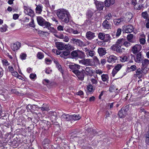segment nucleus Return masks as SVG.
Returning <instances> with one entry per match:
<instances>
[{
    "label": "nucleus",
    "mask_w": 149,
    "mask_h": 149,
    "mask_svg": "<svg viewBox=\"0 0 149 149\" xmlns=\"http://www.w3.org/2000/svg\"><path fill=\"white\" fill-rule=\"evenodd\" d=\"M37 20L38 24L41 26L44 27V28H48L49 29L51 26V24L50 23L46 21L41 17H37Z\"/></svg>",
    "instance_id": "obj_1"
},
{
    "label": "nucleus",
    "mask_w": 149,
    "mask_h": 149,
    "mask_svg": "<svg viewBox=\"0 0 149 149\" xmlns=\"http://www.w3.org/2000/svg\"><path fill=\"white\" fill-rule=\"evenodd\" d=\"M70 42L71 43L77 46L82 47L85 46V44L83 42L81 41L80 40L76 39L75 38H72L70 40Z\"/></svg>",
    "instance_id": "obj_2"
},
{
    "label": "nucleus",
    "mask_w": 149,
    "mask_h": 149,
    "mask_svg": "<svg viewBox=\"0 0 149 149\" xmlns=\"http://www.w3.org/2000/svg\"><path fill=\"white\" fill-rule=\"evenodd\" d=\"M121 47L115 44L111 47V49L117 53H122L123 52V50H125V49L123 48H122Z\"/></svg>",
    "instance_id": "obj_3"
},
{
    "label": "nucleus",
    "mask_w": 149,
    "mask_h": 149,
    "mask_svg": "<svg viewBox=\"0 0 149 149\" xmlns=\"http://www.w3.org/2000/svg\"><path fill=\"white\" fill-rule=\"evenodd\" d=\"M24 12L26 15L31 17H33L34 15V12L29 6H24L23 7Z\"/></svg>",
    "instance_id": "obj_4"
},
{
    "label": "nucleus",
    "mask_w": 149,
    "mask_h": 149,
    "mask_svg": "<svg viewBox=\"0 0 149 149\" xmlns=\"http://www.w3.org/2000/svg\"><path fill=\"white\" fill-rule=\"evenodd\" d=\"M69 12L65 10L64 9H59L58 10L56 15L61 20L63 17L66 15Z\"/></svg>",
    "instance_id": "obj_5"
},
{
    "label": "nucleus",
    "mask_w": 149,
    "mask_h": 149,
    "mask_svg": "<svg viewBox=\"0 0 149 149\" xmlns=\"http://www.w3.org/2000/svg\"><path fill=\"white\" fill-rule=\"evenodd\" d=\"M74 73L77 76L79 79L81 81L84 80V72L82 70L81 71L79 70H75L73 71Z\"/></svg>",
    "instance_id": "obj_6"
},
{
    "label": "nucleus",
    "mask_w": 149,
    "mask_h": 149,
    "mask_svg": "<svg viewBox=\"0 0 149 149\" xmlns=\"http://www.w3.org/2000/svg\"><path fill=\"white\" fill-rule=\"evenodd\" d=\"M128 111L127 108L126 107L122 108L119 111L118 113V115L120 118L125 117L127 115Z\"/></svg>",
    "instance_id": "obj_7"
},
{
    "label": "nucleus",
    "mask_w": 149,
    "mask_h": 149,
    "mask_svg": "<svg viewBox=\"0 0 149 149\" xmlns=\"http://www.w3.org/2000/svg\"><path fill=\"white\" fill-rule=\"evenodd\" d=\"M142 49V46L140 44H136L132 47L131 50L134 54H136L139 52Z\"/></svg>",
    "instance_id": "obj_8"
},
{
    "label": "nucleus",
    "mask_w": 149,
    "mask_h": 149,
    "mask_svg": "<svg viewBox=\"0 0 149 149\" xmlns=\"http://www.w3.org/2000/svg\"><path fill=\"white\" fill-rule=\"evenodd\" d=\"M82 69V72L86 75H90L93 73L92 68L90 67H83Z\"/></svg>",
    "instance_id": "obj_9"
},
{
    "label": "nucleus",
    "mask_w": 149,
    "mask_h": 149,
    "mask_svg": "<svg viewBox=\"0 0 149 149\" xmlns=\"http://www.w3.org/2000/svg\"><path fill=\"white\" fill-rule=\"evenodd\" d=\"M95 3L97 10H103L104 5V3L103 2L95 0Z\"/></svg>",
    "instance_id": "obj_10"
},
{
    "label": "nucleus",
    "mask_w": 149,
    "mask_h": 149,
    "mask_svg": "<svg viewBox=\"0 0 149 149\" xmlns=\"http://www.w3.org/2000/svg\"><path fill=\"white\" fill-rule=\"evenodd\" d=\"M144 57L141 52L138 53L134 57V61L137 63H139L142 61Z\"/></svg>",
    "instance_id": "obj_11"
},
{
    "label": "nucleus",
    "mask_w": 149,
    "mask_h": 149,
    "mask_svg": "<svg viewBox=\"0 0 149 149\" xmlns=\"http://www.w3.org/2000/svg\"><path fill=\"white\" fill-rule=\"evenodd\" d=\"M134 30V28L132 26L129 25L123 28V31L126 33H130Z\"/></svg>",
    "instance_id": "obj_12"
},
{
    "label": "nucleus",
    "mask_w": 149,
    "mask_h": 149,
    "mask_svg": "<svg viewBox=\"0 0 149 149\" xmlns=\"http://www.w3.org/2000/svg\"><path fill=\"white\" fill-rule=\"evenodd\" d=\"M21 46V43L18 42H17L11 45V48L13 51H15L17 50Z\"/></svg>",
    "instance_id": "obj_13"
},
{
    "label": "nucleus",
    "mask_w": 149,
    "mask_h": 149,
    "mask_svg": "<svg viewBox=\"0 0 149 149\" xmlns=\"http://www.w3.org/2000/svg\"><path fill=\"white\" fill-rule=\"evenodd\" d=\"M79 63L86 65L91 66L92 65L91 63V60L89 58L81 60L79 61Z\"/></svg>",
    "instance_id": "obj_14"
},
{
    "label": "nucleus",
    "mask_w": 149,
    "mask_h": 149,
    "mask_svg": "<svg viewBox=\"0 0 149 149\" xmlns=\"http://www.w3.org/2000/svg\"><path fill=\"white\" fill-rule=\"evenodd\" d=\"M56 53L57 55H60L61 57L64 58L65 56H68L70 53V52L68 50L63 51L62 52L58 51L56 50Z\"/></svg>",
    "instance_id": "obj_15"
},
{
    "label": "nucleus",
    "mask_w": 149,
    "mask_h": 149,
    "mask_svg": "<svg viewBox=\"0 0 149 149\" xmlns=\"http://www.w3.org/2000/svg\"><path fill=\"white\" fill-rule=\"evenodd\" d=\"M86 38L89 40L93 39L95 36V33L91 31L87 32L86 35Z\"/></svg>",
    "instance_id": "obj_16"
},
{
    "label": "nucleus",
    "mask_w": 149,
    "mask_h": 149,
    "mask_svg": "<svg viewBox=\"0 0 149 149\" xmlns=\"http://www.w3.org/2000/svg\"><path fill=\"white\" fill-rule=\"evenodd\" d=\"M26 109L28 110H31L32 109L34 111L37 110V109H40V107H38L37 105L33 104L32 105L28 104L26 107Z\"/></svg>",
    "instance_id": "obj_17"
},
{
    "label": "nucleus",
    "mask_w": 149,
    "mask_h": 149,
    "mask_svg": "<svg viewBox=\"0 0 149 149\" xmlns=\"http://www.w3.org/2000/svg\"><path fill=\"white\" fill-rule=\"evenodd\" d=\"M70 68L72 70V72L73 73V71L75 70H79L80 68V66L78 64H74L73 65H68Z\"/></svg>",
    "instance_id": "obj_18"
},
{
    "label": "nucleus",
    "mask_w": 149,
    "mask_h": 149,
    "mask_svg": "<svg viewBox=\"0 0 149 149\" xmlns=\"http://www.w3.org/2000/svg\"><path fill=\"white\" fill-rule=\"evenodd\" d=\"M72 116L69 114H63L61 116V119L63 121H69L71 120Z\"/></svg>",
    "instance_id": "obj_19"
},
{
    "label": "nucleus",
    "mask_w": 149,
    "mask_h": 149,
    "mask_svg": "<svg viewBox=\"0 0 149 149\" xmlns=\"http://www.w3.org/2000/svg\"><path fill=\"white\" fill-rule=\"evenodd\" d=\"M70 17V15L69 12L63 17V19H61V20L63 22H64L66 23H68L69 21Z\"/></svg>",
    "instance_id": "obj_20"
},
{
    "label": "nucleus",
    "mask_w": 149,
    "mask_h": 149,
    "mask_svg": "<svg viewBox=\"0 0 149 149\" xmlns=\"http://www.w3.org/2000/svg\"><path fill=\"white\" fill-rule=\"evenodd\" d=\"M103 27L106 29H111V25L110 23L107 20H105L102 23Z\"/></svg>",
    "instance_id": "obj_21"
},
{
    "label": "nucleus",
    "mask_w": 149,
    "mask_h": 149,
    "mask_svg": "<svg viewBox=\"0 0 149 149\" xmlns=\"http://www.w3.org/2000/svg\"><path fill=\"white\" fill-rule=\"evenodd\" d=\"M49 114L52 120L53 121L56 120L57 116V114L56 112L50 111L49 112Z\"/></svg>",
    "instance_id": "obj_22"
},
{
    "label": "nucleus",
    "mask_w": 149,
    "mask_h": 149,
    "mask_svg": "<svg viewBox=\"0 0 149 149\" xmlns=\"http://www.w3.org/2000/svg\"><path fill=\"white\" fill-rule=\"evenodd\" d=\"M108 58L107 61L109 63L115 62L117 59V57L114 55L110 56Z\"/></svg>",
    "instance_id": "obj_23"
},
{
    "label": "nucleus",
    "mask_w": 149,
    "mask_h": 149,
    "mask_svg": "<svg viewBox=\"0 0 149 149\" xmlns=\"http://www.w3.org/2000/svg\"><path fill=\"white\" fill-rule=\"evenodd\" d=\"M98 52L100 56H102L105 55L106 51L105 48H99L98 49Z\"/></svg>",
    "instance_id": "obj_24"
},
{
    "label": "nucleus",
    "mask_w": 149,
    "mask_h": 149,
    "mask_svg": "<svg viewBox=\"0 0 149 149\" xmlns=\"http://www.w3.org/2000/svg\"><path fill=\"white\" fill-rule=\"evenodd\" d=\"M124 21V18H120L116 19H114L113 22L114 24L116 25H118L121 22Z\"/></svg>",
    "instance_id": "obj_25"
},
{
    "label": "nucleus",
    "mask_w": 149,
    "mask_h": 149,
    "mask_svg": "<svg viewBox=\"0 0 149 149\" xmlns=\"http://www.w3.org/2000/svg\"><path fill=\"white\" fill-rule=\"evenodd\" d=\"M57 49L59 50H62L64 49V44L62 42H57L56 44Z\"/></svg>",
    "instance_id": "obj_26"
},
{
    "label": "nucleus",
    "mask_w": 149,
    "mask_h": 149,
    "mask_svg": "<svg viewBox=\"0 0 149 149\" xmlns=\"http://www.w3.org/2000/svg\"><path fill=\"white\" fill-rule=\"evenodd\" d=\"M115 3V0H106L104 4L107 7H109L111 5H113Z\"/></svg>",
    "instance_id": "obj_27"
},
{
    "label": "nucleus",
    "mask_w": 149,
    "mask_h": 149,
    "mask_svg": "<svg viewBox=\"0 0 149 149\" xmlns=\"http://www.w3.org/2000/svg\"><path fill=\"white\" fill-rule=\"evenodd\" d=\"M141 38H139V42L141 44L143 45L145 44L146 42V36L144 34H141Z\"/></svg>",
    "instance_id": "obj_28"
},
{
    "label": "nucleus",
    "mask_w": 149,
    "mask_h": 149,
    "mask_svg": "<svg viewBox=\"0 0 149 149\" xmlns=\"http://www.w3.org/2000/svg\"><path fill=\"white\" fill-rule=\"evenodd\" d=\"M40 109L42 111H48L49 110V105L47 104H43L42 105V106L40 107Z\"/></svg>",
    "instance_id": "obj_29"
},
{
    "label": "nucleus",
    "mask_w": 149,
    "mask_h": 149,
    "mask_svg": "<svg viewBox=\"0 0 149 149\" xmlns=\"http://www.w3.org/2000/svg\"><path fill=\"white\" fill-rule=\"evenodd\" d=\"M125 19L128 21H129L133 17L132 14L130 13H127L125 15Z\"/></svg>",
    "instance_id": "obj_30"
},
{
    "label": "nucleus",
    "mask_w": 149,
    "mask_h": 149,
    "mask_svg": "<svg viewBox=\"0 0 149 149\" xmlns=\"http://www.w3.org/2000/svg\"><path fill=\"white\" fill-rule=\"evenodd\" d=\"M141 62L143 66L146 67L149 65V60L146 58L143 59Z\"/></svg>",
    "instance_id": "obj_31"
},
{
    "label": "nucleus",
    "mask_w": 149,
    "mask_h": 149,
    "mask_svg": "<svg viewBox=\"0 0 149 149\" xmlns=\"http://www.w3.org/2000/svg\"><path fill=\"white\" fill-rule=\"evenodd\" d=\"M102 80L104 82H107L109 80V76L107 74H103L101 76Z\"/></svg>",
    "instance_id": "obj_32"
},
{
    "label": "nucleus",
    "mask_w": 149,
    "mask_h": 149,
    "mask_svg": "<svg viewBox=\"0 0 149 149\" xmlns=\"http://www.w3.org/2000/svg\"><path fill=\"white\" fill-rule=\"evenodd\" d=\"M124 39L123 38L118 39L116 42L115 44L121 46H122L123 45Z\"/></svg>",
    "instance_id": "obj_33"
},
{
    "label": "nucleus",
    "mask_w": 149,
    "mask_h": 149,
    "mask_svg": "<svg viewBox=\"0 0 149 149\" xmlns=\"http://www.w3.org/2000/svg\"><path fill=\"white\" fill-rule=\"evenodd\" d=\"M74 47L69 44H64V49L68 51L71 49H73Z\"/></svg>",
    "instance_id": "obj_34"
},
{
    "label": "nucleus",
    "mask_w": 149,
    "mask_h": 149,
    "mask_svg": "<svg viewBox=\"0 0 149 149\" xmlns=\"http://www.w3.org/2000/svg\"><path fill=\"white\" fill-rule=\"evenodd\" d=\"M95 52L94 51L90 50L88 53H87L86 55L88 57L89 56L93 57L95 56Z\"/></svg>",
    "instance_id": "obj_35"
},
{
    "label": "nucleus",
    "mask_w": 149,
    "mask_h": 149,
    "mask_svg": "<svg viewBox=\"0 0 149 149\" xmlns=\"http://www.w3.org/2000/svg\"><path fill=\"white\" fill-rule=\"evenodd\" d=\"M87 89L88 91L91 92H93L94 90V89L93 88V86L91 84H89L88 85L87 87Z\"/></svg>",
    "instance_id": "obj_36"
},
{
    "label": "nucleus",
    "mask_w": 149,
    "mask_h": 149,
    "mask_svg": "<svg viewBox=\"0 0 149 149\" xmlns=\"http://www.w3.org/2000/svg\"><path fill=\"white\" fill-rule=\"evenodd\" d=\"M142 73V70L140 68H138L136 71V74L138 77H140Z\"/></svg>",
    "instance_id": "obj_37"
},
{
    "label": "nucleus",
    "mask_w": 149,
    "mask_h": 149,
    "mask_svg": "<svg viewBox=\"0 0 149 149\" xmlns=\"http://www.w3.org/2000/svg\"><path fill=\"white\" fill-rule=\"evenodd\" d=\"M104 40L105 42H108L110 40L111 37L109 34H105L104 35Z\"/></svg>",
    "instance_id": "obj_38"
},
{
    "label": "nucleus",
    "mask_w": 149,
    "mask_h": 149,
    "mask_svg": "<svg viewBox=\"0 0 149 149\" xmlns=\"http://www.w3.org/2000/svg\"><path fill=\"white\" fill-rule=\"evenodd\" d=\"M128 58L126 56H122L120 57V60L122 62H124L126 61H127Z\"/></svg>",
    "instance_id": "obj_39"
},
{
    "label": "nucleus",
    "mask_w": 149,
    "mask_h": 149,
    "mask_svg": "<svg viewBox=\"0 0 149 149\" xmlns=\"http://www.w3.org/2000/svg\"><path fill=\"white\" fill-rule=\"evenodd\" d=\"M133 37V35L131 34H129L127 36V40L130 42H132V39Z\"/></svg>",
    "instance_id": "obj_40"
},
{
    "label": "nucleus",
    "mask_w": 149,
    "mask_h": 149,
    "mask_svg": "<svg viewBox=\"0 0 149 149\" xmlns=\"http://www.w3.org/2000/svg\"><path fill=\"white\" fill-rule=\"evenodd\" d=\"M81 118V117L79 115H73L72 116L71 119L74 120H79Z\"/></svg>",
    "instance_id": "obj_41"
},
{
    "label": "nucleus",
    "mask_w": 149,
    "mask_h": 149,
    "mask_svg": "<svg viewBox=\"0 0 149 149\" xmlns=\"http://www.w3.org/2000/svg\"><path fill=\"white\" fill-rule=\"evenodd\" d=\"M72 56L73 57H77L78 56V51H73L71 53Z\"/></svg>",
    "instance_id": "obj_42"
},
{
    "label": "nucleus",
    "mask_w": 149,
    "mask_h": 149,
    "mask_svg": "<svg viewBox=\"0 0 149 149\" xmlns=\"http://www.w3.org/2000/svg\"><path fill=\"white\" fill-rule=\"evenodd\" d=\"M56 68L58 69V70L61 72L62 74L63 75V71L61 68V65L59 64V63H58V64L56 65Z\"/></svg>",
    "instance_id": "obj_43"
},
{
    "label": "nucleus",
    "mask_w": 149,
    "mask_h": 149,
    "mask_svg": "<svg viewBox=\"0 0 149 149\" xmlns=\"http://www.w3.org/2000/svg\"><path fill=\"white\" fill-rule=\"evenodd\" d=\"M85 55L84 52L78 51V57L80 58H83L85 57Z\"/></svg>",
    "instance_id": "obj_44"
},
{
    "label": "nucleus",
    "mask_w": 149,
    "mask_h": 149,
    "mask_svg": "<svg viewBox=\"0 0 149 149\" xmlns=\"http://www.w3.org/2000/svg\"><path fill=\"white\" fill-rule=\"evenodd\" d=\"M7 29L6 25H4L0 28V31L2 32L6 31Z\"/></svg>",
    "instance_id": "obj_45"
},
{
    "label": "nucleus",
    "mask_w": 149,
    "mask_h": 149,
    "mask_svg": "<svg viewBox=\"0 0 149 149\" xmlns=\"http://www.w3.org/2000/svg\"><path fill=\"white\" fill-rule=\"evenodd\" d=\"M93 14V13L91 10H89L87 13V16L88 18H91Z\"/></svg>",
    "instance_id": "obj_46"
},
{
    "label": "nucleus",
    "mask_w": 149,
    "mask_h": 149,
    "mask_svg": "<svg viewBox=\"0 0 149 149\" xmlns=\"http://www.w3.org/2000/svg\"><path fill=\"white\" fill-rule=\"evenodd\" d=\"M37 57L39 59H42L44 57L43 53L41 52H38L37 54Z\"/></svg>",
    "instance_id": "obj_47"
},
{
    "label": "nucleus",
    "mask_w": 149,
    "mask_h": 149,
    "mask_svg": "<svg viewBox=\"0 0 149 149\" xmlns=\"http://www.w3.org/2000/svg\"><path fill=\"white\" fill-rule=\"evenodd\" d=\"M122 66V65L120 64L117 65L114 68L118 71L121 68Z\"/></svg>",
    "instance_id": "obj_48"
},
{
    "label": "nucleus",
    "mask_w": 149,
    "mask_h": 149,
    "mask_svg": "<svg viewBox=\"0 0 149 149\" xmlns=\"http://www.w3.org/2000/svg\"><path fill=\"white\" fill-rule=\"evenodd\" d=\"M105 34L104 33H100L98 34V37L99 39L101 40H104Z\"/></svg>",
    "instance_id": "obj_49"
},
{
    "label": "nucleus",
    "mask_w": 149,
    "mask_h": 149,
    "mask_svg": "<svg viewBox=\"0 0 149 149\" xmlns=\"http://www.w3.org/2000/svg\"><path fill=\"white\" fill-rule=\"evenodd\" d=\"M123 45L126 47H128L130 46L131 45L130 43L129 42L126 41L125 39H124Z\"/></svg>",
    "instance_id": "obj_50"
},
{
    "label": "nucleus",
    "mask_w": 149,
    "mask_h": 149,
    "mask_svg": "<svg viewBox=\"0 0 149 149\" xmlns=\"http://www.w3.org/2000/svg\"><path fill=\"white\" fill-rule=\"evenodd\" d=\"M143 7V5L142 4H139L136 5V6H134V8L136 9V10H139L141 9Z\"/></svg>",
    "instance_id": "obj_51"
},
{
    "label": "nucleus",
    "mask_w": 149,
    "mask_h": 149,
    "mask_svg": "<svg viewBox=\"0 0 149 149\" xmlns=\"http://www.w3.org/2000/svg\"><path fill=\"white\" fill-rule=\"evenodd\" d=\"M93 57L95 62L96 64H100V61L96 56H94Z\"/></svg>",
    "instance_id": "obj_52"
},
{
    "label": "nucleus",
    "mask_w": 149,
    "mask_h": 149,
    "mask_svg": "<svg viewBox=\"0 0 149 149\" xmlns=\"http://www.w3.org/2000/svg\"><path fill=\"white\" fill-rule=\"evenodd\" d=\"M112 17L111 14L110 13H108L107 15H105V18L106 20H109L111 19Z\"/></svg>",
    "instance_id": "obj_53"
},
{
    "label": "nucleus",
    "mask_w": 149,
    "mask_h": 149,
    "mask_svg": "<svg viewBox=\"0 0 149 149\" xmlns=\"http://www.w3.org/2000/svg\"><path fill=\"white\" fill-rule=\"evenodd\" d=\"M26 54L25 53H22L20 56V57L22 60H25L26 59Z\"/></svg>",
    "instance_id": "obj_54"
},
{
    "label": "nucleus",
    "mask_w": 149,
    "mask_h": 149,
    "mask_svg": "<svg viewBox=\"0 0 149 149\" xmlns=\"http://www.w3.org/2000/svg\"><path fill=\"white\" fill-rule=\"evenodd\" d=\"M122 32L121 29L120 28H118L117 29L116 33V37H118L121 34Z\"/></svg>",
    "instance_id": "obj_55"
},
{
    "label": "nucleus",
    "mask_w": 149,
    "mask_h": 149,
    "mask_svg": "<svg viewBox=\"0 0 149 149\" xmlns=\"http://www.w3.org/2000/svg\"><path fill=\"white\" fill-rule=\"evenodd\" d=\"M130 71H135L136 69V65H132L130 68Z\"/></svg>",
    "instance_id": "obj_56"
},
{
    "label": "nucleus",
    "mask_w": 149,
    "mask_h": 149,
    "mask_svg": "<svg viewBox=\"0 0 149 149\" xmlns=\"http://www.w3.org/2000/svg\"><path fill=\"white\" fill-rule=\"evenodd\" d=\"M142 16L144 18L147 19L148 17V14L147 12H144L142 13Z\"/></svg>",
    "instance_id": "obj_57"
},
{
    "label": "nucleus",
    "mask_w": 149,
    "mask_h": 149,
    "mask_svg": "<svg viewBox=\"0 0 149 149\" xmlns=\"http://www.w3.org/2000/svg\"><path fill=\"white\" fill-rule=\"evenodd\" d=\"M30 78L31 79H34L36 78V75L34 74H31L30 75Z\"/></svg>",
    "instance_id": "obj_58"
},
{
    "label": "nucleus",
    "mask_w": 149,
    "mask_h": 149,
    "mask_svg": "<svg viewBox=\"0 0 149 149\" xmlns=\"http://www.w3.org/2000/svg\"><path fill=\"white\" fill-rule=\"evenodd\" d=\"M147 136L146 137V142L148 145H149V132L148 133Z\"/></svg>",
    "instance_id": "obj_59"
},
{
    "label": "nucleus",
    "mask_w": 149,
    "mask_h": 149,
    "mask_svg": "<svg viewBox=\"0 0 149 149\" xmlns=\"http://www.w3.org/2000/svg\"><path fill=\"white\" fill-rule=\"evenodd\" d=\"M43 83L45 84H51V82H50L48 79H45L43 80Z\"/></svg>",
    "instance_id": "obj_60"
},
{
    "label": "nucleus",
    "mask_w": 149,
    "mask_h": 149,
    "mask_svg": "<svg viewBox=\"0 0 149 149\" xmlns=\"http://www.w3.org/2000/svg\"><path fill=\"white\" fill-rule=\"evenodd\" d=\"M115 90V87L113 85H111L109 88V91L111 92H113Z\"/></svg>",
    "instance_id": "obj_61"
},
{
    "label": "nucleus",
    "mask_w": 149,
    "mask_h": 149,
    "mask_svg": "<svg viewBox=\"0 0 149 149\" xmlns=\"http://www.w3.org/2000/svg\"><path fill=\"white\" fill-rule=\"evenodd\" d=\"M118 71L117 70H116L114 68L113 69L112 72V74L113 77H114L115 74Z\"/></svg>",
    "instance_id": "obj_62"
},
{
    "label": "nucleus",
    "mask_w": 149,
    "mask_h": 149,
    "mask_svg": "<svg viewBox=\"0 0 149 149\" xmlns=\"http://www.w3.org/2000/svg\"><path fill=\"white\" fill-rule=\"evenodd\" d=\"M91 80L93 84L96 85L97 83V80L95 79H91Z\"/></svg>",
    "instance_id": "obj_63"
},
{
    "label": "nucleus",
    "mask_w": 149,
    "mask_h": 149,
    "mask_svg": "<svg viewBox=\"0 0 149 149\" xmlns=\"http://www.w3.org/2000/svg\"><path fill=\"white\" fill-rule=\"evenodd\" d=\"M63 41H64L65 42H68L69 40V38H68V36H64V38H63Z\"/></svg>",
    "instance_id": "obj_64"
}]
</instances>
